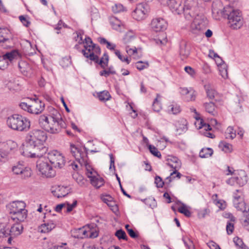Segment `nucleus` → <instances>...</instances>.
<instances>
[{"label": "nucleus", "mask_w": 249, "mask_h": 249, "mask_svg": "<svg viewBox=\"0 0 249 249\" xmlns=\"http://www.w3.org/2000/svg\"><path fill=\"white\" fill-rule=\"evenodd\" d=\"M47 139L46 132L39 129L29 131L26 136V142L28 144L24 148L22 154L27 157L41 158L48 150L43 143Z\"/></svg>", "instance_id": "nucleus-1"}, {"label": "nucleus", "mask_w": 249, "mask_h": 249, "mask_svg": "<svg viewBox=\"0 0 249 249\" xmlns=\"http://www.w3.org/2000/svg\"><path fill=\"white\" fill-rule=\"evenodd\" d=\"M197 6V0H186L183 6V13L187 20L191 21L193 19L191 25V32L198 35L206 29L208 20L204 16L196 13Z\"/></svg>", "instance_id": "nucleus-2"}, {"label": "nucleus", "mask_w": 249, "mask_h": 249, "mask_svg": "<svg viewBox=\"0 0 249 249\" xmlns=\"http://www.w3.org/2000/svg\"><path fill=\"white\" fill-rule=\"evenodd\" d=\"M84 48V50H82V52L85 57L98 63L103 69H105L107 66L108 62V55L105 53L104 57L99 60L97 54L100 53V48L98 46L94 44L91 39L89 37L85 38Z\"/></svg>", "instance_id": "nucleus-3"}, {"label": "nucleus", "mask_w": 249, "mask_h": 249, "mask_svg": "<svg viewBox=\"0 0 249 249\" xmlns=\"http://www.w3.org/2000/svg\"><path fill=\"white\" fill-rule=\"evenodd\" d=\"M60 119V113L55 110L51 115H41L39 118L38 123L46 131L55 134L60 131L63 125V122Z\"/></svg>", "instance_id": "nucleus-4"}, {"label": "nucleus", "mask_w": 249, "mask_h": 249, "mask_svg": "<svg viewBox=\"0 0 249 249\" xmlns=\"http://www.w3.org/2000/svg\"><path fill=\"white\" fill-rule=\"evenodd\" d=\"M8 126L14 130L26 131L30 127V121L27 118L15 114L9 116L6 120Z\"/></svg>", "instance_id": "nucleus-5"}, {"label": "nucleus", "mask_w": 249, "mask_h": 249, "mask_svg": "<svg viewBox=\"0 0 249 249\" xmlns=\"http://www.w3.org/2000/svg\"><path fill=\"white\" fill-rule=\"evenodd\" d=\"M25 204L21 201H13L10 203L7 208L14 220L23 221L27 217V210L25 209Z\"/></svg>", "instance_id": "nucleus-6"}, {"label": "nucleus", "mask_w": 249, "mask_h": 249, "mask_svg": "<svg viewBox=\"0 0 249 249\" xmlns=\"http://www.w3.org/2000/svg\"><path fill=\"white\" fill-rule=\"evenodd\" d=\"M224 18L228 19L229 26L233 29L240 28L243 25V20L240 11L230 5L226 6Z\"/></svg>", "instance_id": "nucleus-7"}, {"label": "nucleus", "mask_w": 249, "mask_h": 249, "mask_svg": "<svg viewBox=\"0 0 249 249\" xmlns=\"http://www.w3.org/2000/svg\"><path fill=\"white\" fill-rule=\"evenodd\" d=\"M19 106L23 110L35 114L41 113L45 107V104L38 99L31 100L30 103L21 102Z\"/></svg>", "instance_id": "nucleus-8"}, {"label": "nucleus", "mask_w": 249, "mask_h": 249, "mask_svg": "<svg viewBox=\"0 0 249 249\" xmlns=\"http://www.w3.org/2000/svg\"><path fill=\"white\" fill-rule=\"evenodd\" d=\"M36 168L42 175L47 178H53L55 175V172L52 166L44 160H38L36 162Z\"/></svg>", "instance_id": "nucleus-9"}, {"label": "nucleus", "mask_w": 249, "mask_h": 249, "mask_svg": "<svg viewBox=\"0 0 249 249\" xmlns=\"http://www.w3.org/2000/svg\"><path fill=\"white\" fill-rule=\"evenodd\" d=\"M47 158L55 168H61L63 167L65 163L64 157L57 150L49 152L48 153Z\"/></svg>", "instance_id": "nucleus-10"}, {"label": "nucleus", "mask_w": 249, "mask_h": 249, "mask_svg": "<svg viewBox=\"0 0 249 249\" xmlns=\"http://www.w3.org/2000/svg\"><path fill=\"white\" fill-rule=\"evenodd\" d=\"M167 164L171 168L174 169V171L170 174V175L166 178V183H170L172 181V178H174V174L178 170L181 166V161L176 157H171L167 160Z\"/></svg>", "instance_id": "nucleus-11"}, {"label": "nucleus", "mask_w": 249, "mask_h": 249, "mask_svg": "<svg viewBox=\"0 0 249 249\" xmlns=\"http://www.w3.org/2000/svg\"><path fill=\"white\" fill-rule=\"evenodd\" d=\"M226 6L224 7L222 2L219 0H216L212 4V14L215 19H220L221 18L225 15V12Z\"/></svg>", "instance_id": "nucleus-12"}, {"label": "nucleus", "mask_w": 249, "mask_h": 249, "mask_svg": "<svg viewBox=\"0 0 249 249\" xmlns=\"http://www.w3.org/2000/svg\"><path fill=\"white\" fill-rule=\"evenodd\" d=\"M148 6L144 3H140L137 5L136 9L132 13L134 18L137 20H142L145 18L146 14L148 12Z\"/></svg>", "instance_id": "nucleus-13"}, {"label": "nucleus", "mask_w": 249, "mask_h": 249, "mask_svg": "<svg viewBox=\"0 0 249 249\" xmlns=\"http://www.w3.org/2000/svg\"><path fill=\"white\" fill-rule=\"evenodd\" d=\"M151 28L155 32H161L165 30L167 27V23L163 18H156L151 21Z\"/></svg>", "instance_id": "nucleus-14"}, {"label": "nucleus", "mask_w": 249, "mask_h": 249, "mask_svg": "<svg viewBox=\"0 0 249 249\" xmlns=\"http://www.w3.org/2000/svg\"><path fill=\"white\" fill-rule=\"evenodd\" d=\"M73 234L74 237L80 239H83L89 236L90 238H95L98 236L97 232H93L90 231H87L84 227L74 230Z\"/></svg>", "instance_id": "nucleus-15"}, {"label": "nucleus", "mask_w": 249, "mask_h": 249, "mask_svg": "<svg viewBox=\"0 0 249 249\" xmlns=\"http://www.w3.org/2000/svg\"><path fill=\"white\" fill-rule=\"evenodd\" d=\"M56 226V221L54 219L44 220V223L38 227V231L42 233H48Z\"/></svg>", "instance_id": "nucleus-16"}, {"label": "nucleus", "mask_w": 249, "mask_h": 249, "mask_svg": "<svg viewBox=\"0 0 249 249\" xmlns=\"http://www.w3.org/2000/svg\"><path fill=\"white\" fill-rule=\"evenodd\" d=\"M51 192L54 196L60 198L67 196L69 194V191L67 187L55 186L52 187Z\"/></svg>", "instance_id": "nucleus-17"}, {"label": "nucleus", "mask_w": 249, "mask_h": 249, "mask_svg": "<svg viewBox=\"0 0 249 249\" xmlns=\"http://www.w3.org/2000/svg\"><path fill=\"white\" fill-rule=\"evenodd\" d=\"M167 4L175 14L179 15L183 12V6L181 5L180 1L169 0Z\"/></svg>", "instance_id": "nucleus-18"}, {"label": "nucleus", "mask_w": 249, "mask_h": 249, "mask_svg": "<svg viewBox=\"0 0 249 249\" xmlns=\"http://www.w3.org/2000/svg\"><path fill=\"white\" fill-rule=\"evenodd\" d=\"M12 171L14 174H21L22 177H28L31 175V171L29 169L25 168L24 166L20 163L13 167Z\"/></svg>", "instance_id": "nucleus-19"}, {"label": "nucleus", "mask_w": 249, "mask_h": 249, "mask_svg": "<svg viewBox=\"0 0 249 249\" xmlns=\"http://www.w3.org/2000/svg\"><path fill=\"white\" fill-rule=\"evenodd\" d=\"M5 86L6 88L12 91L19 90L21 87L19 80L16 79H11L5 81Z\"/></svg>", "instance_id": "nucleus-20"}, {"label": "nucleus", "mask_w": 249, "mask_h": 249, "mask_svg": "<svg viewBox=\"0 0 249 249\" xmlns=\"http://www.w3.org/2000/svg\"><path fill=\"white\" fill-rule=\"evenodd\" d=\"M23 225L20 223H16L9 227V236L17 237L23 231Z\"/></svg>", "instance_id": "nucleus-21"}, {"label": "nucleus", "mask_w": 249, "mask_h": 249, "mask_svg": "<svg viewBox=\"0 0 249 249\" xmlns=\"http://www.w3.org/2000/svg\"><path fill=\"white\" fill-rule=\"evenodd\" d=\"M70 149L71 153L72 155L80 164H81L80 159H82V161H84L83 158L84 157L85 154L80 148L72 144L70 145Z\"/></svg>", "instance_id": "nucleus-22"}, {"label": "nucleus", "mask_w": 249, "mask_h": 249, "mask_svg": "<svg viewBox=\"0 0 249 249\" xmlns=\"http://www.w3.org/2000/svg\"><path fill=\"white\" fill-rule=\"evenodd\" d=\"M18 68L21 72L25 76H28L31 72L29 64L25 61L21 60L18 62Z\"/></svg>", "instance_id": "nucleus-23"}, {"label": "nucleus", "mask_w": 249, "mask_h": 249, "mask_svg": "<svg viewBox=\"0 0 249 249\" xmlns=\"http://www.w3.org/2000/svg\"><path fill=\"white\" fill-rule=\"evenodd\" d=\"M125 51L128 55L135 59H138L142 56V54L139 53V50L135 47L131 48L129 45H126Z\"/></svg>", "instance_id": "nucleus-24"}, {"label": "nucleus", "mask_w": 249, "mask_h": 249, "mask_svg": "<svg viewBox=\"0 0 249 249\" xmlns=\"http://www.w3.org/2000/svg\"><path fill=\"white\" fill-rule=\"evenodd\" d=\"M180 93L183 95H191V97H186V100L188 101H194L196 98L195 92L192 89L189 90L187 88H182L180 89Z\"/></svg>", "instance_id": "nucleus-25"}, {"label": "nucleus", "mask_w": 249, "mask_h": 249, "mask_svg": "<svg viewBox=\"0 0 249 249\" xmlns=\"http://www.w3.org/2000/svg\"><path fill=\"white\" fill-rule=\"evenodd\" d=\"M11 36L10 31L7 28H0V42H4Z\"/></svg>", "instance_id": "nucleus-26"}, {"label": "nucleus", "mask_w": 249, "mask_h": 249, "mask_svg": "<svg viewBox=\"0 0 249 249\" xmlns=\"http://www.w3.org/2000/svg\"><path fill=\"white\" fill-rule=\"evenodd\" d=\"M204 107L206 111L211 115L214 116L217 113L215 110V106L213 102H210L209 103H204Z\"/></svg>", "instance_id": "nucleus-27"}, {"label": "nucleus", "mask_w": 249, "mask_h": 249, "mask_svg": "<svg viewBox=\"0 0 249 249\" xmlns=\"http://www.w3.org/2000/svg\"><path fill=\"white\" fill-rule=\"evenodd\" d=\"M18 52L17 51L14 50L10 52L7 53L1 56V57L4 59V60L8 62V60L11 61L13 59L18 57Z\"/></svg>", "instance_id": "nucleus-28"}, {"label": "nucleus", "mask_w": 249, "mask_h": 249, "mask_svg": "<svg viewBox=\"0 0 249 249\" xmlns=\"http://www.w3.org/2000/svg\"><path fill=\"white\" fill-rule=\"evenodd\" d=\"M86 174L87 177L90 179V181H91V179H93L98 174L97 172L92 168L89 165H86Z\"/></svg>", "instance_id": "nucleus-29"}, {"label": "nucleus", "mask_w": 249, "mask_h": 249, "mask_svg": "<svg viewBox=\"0 0 249 249\" xmlns=\"http://www.w3.org/2000/svg\"><path fill=\"white\" fill-rule=\"evenodd\" d=\"M91 184L94 187L99 188L104 184V179L98 175L93 179H91Z\"/></svg>", "instance_id": "nucleus-30"}, {"label": "nucleus", "mask_w": 249, "mask_h": 249, "mask_svg": "<svg viewBox=\"0 0 249 249\" xmlns=\"http://www.w3.org/2000/svg\"><path fill=\"white\" fill-rule=\"evenodd\" d=\"M213 154V150L210 148H202L199 152V156L202 158L211 157Z\"/></svg>", "instance_id": "nucleus-31"}, {"label": "nucleus", "mask_w": 249, "mask_h": 249, "mask_svg": "<svg viewBox=\"0 0 249 249\" xmlns=\"http://www.w3.org/2000/svg\"><path fill=\"white\" fill-rule=\"evenodd\" d=\"M168 112L170 114H177L181 111L180 106L177 104H172L168 106Z\"/></svg>", "instance_id": "nucleus-32"}, {"label": "nucleus", "mask_w": 249, "mask_h": 249, "mask_svg": "<svg viewBox=\"0 0 249 249\" xmlns=\"http://www.w3.org/2000/svg\"><path fill=\"white\" fill-rule=\"evenodd\" d=\"M9 227L5 224H0V237L9 236Z\"/></svg>", "instance_id": "nucleus-33"}, {"label": "nucleus", "mask_w": 249, "mask_h": 249, "mask_svg": "<svg viewBox=\"0 0 249 249\" xmlns=\"http://www.w3.org/2000/svg\"><path fill=\"white\" fill-rule=\"evenodd\" d=\"M98 41L101 44L104 45H106V47L107 49H109L111 51H114L116 49V45L114 44H112L107 41L104 38H99Z\"/></svg>", "instance_id": "nucleus-34"}, {"label": "nucleus", "mask_w": 249, "mask_h": 249, "mask_svg": "<svg viewBox=\"0 0 249 249\" xmlns=\"http://www.w3.org/2000/svg\"><path fill=\"white\" fill-rule=\"evenodd\" d=\"M98 97L100 101L105 102L109 100L111 96L107 91L104 90L98 93Z\"/></svg>", "instance_id": "nucleus-35"}, {"label": "nucleus", "mask_w": 249, "mask_h": 249, "mask_svg": "<svg viewBox=\"0 0 249 249\" xmlns=\"http://www.w3.org/2000/svg\"><path fill=\"white\" fill-rule=\"evenodd\" d=\"M201 126L199 128H204L206 131L204 133V135L207 137L213 138L214 137V134L208 132L209 130H211V127L209 124L201 123Z\"/></svg>", "instance_id": "nucleus-36"}, {"label": "nucleus", "mask_w": 249, "mask_h": 249, "mask_svg": "<svg viewBox=\"0 0 249 249\" xmlns=\"http://www.w3.org/2000/svg\"><path fill=\"white\" fill-rule=\"evenodd\" d=\"M219 146L223 151L226 153L231 152L232 150V145L225 142H220Z\"/></svg>", "instance_id": "nucleus-37"}, {"label": "nucleus", "mask_w": 249, "mask_h": 249, "mask_svg": "<svg viewBox=\"0 0 249 249\" xmlns=\"http://www.w3.org/2000/svg\"><path fill=\"white\" fill-rule=\"evenodd\" d=\"M219 69V71L220 74L221 76L224 78L226 79L228 77V66L226 64H223L221 66L218 67Z\"/></svg>", "instance_id": "nucleus-38"}, {"label": "nucleus", "mask_w": 249, "mask_h": 249, "mask_svg": "<svg viewBox=\"0 0 249 249\" xmlns=\"http://www.w3.org/2000/svg\"><path fill=\"white\" fill-rule=\"evenodd\" d=\"M226 138L233 139L236 137V131L234 130L233 127L229 126L225 132Z\"/></svg>", "instance_id": "nucleus-39"}, {"label": "nucleus", "mask_w": 249, "mask_h": 249, "mask_svg": "<svg viewBox=\"0 0 249 249\" xmlns=\"http://www.w3.org/2000/svg\"><path fill=\"white\" fill-rule=\"evenodd\" d=\"M241 201L240 200H233V203L234 207L236 208V209L238 211H240L242 212H245L246 211V204L244 202V199H242L243 205H241Z\"/></svg>", "instance_id": "nucleus-40"}, {"label": "nucleus", "mask_w": 249, "mask_h": 249, "mask_svg": "<svg viewBox=\"0 0 249 249\" xmlns=\"http://www.w3.org/2000/svg\"><path fill=\"white\" fill-rule=\"evenodd\" d=\"M6 145L7 151L9 150L8 152H14L18 148L17 143L11 140L8 141Z\"/></svg>", "instance_id": "nucleus-41"}, {"label": "nucleus", "mask_w": 249, "mask_h": 249, "mask_svg": "<svg viewBox=\"0 0 249 249\" xmlns=\"http://www.w3.org/2000/svg\"><path fill=\"white\" fill-rule=\"evenodd\" d=\"M205 89L207 97L211 99H213L216 94V91L210 85H205Z\"/></svg>", "instance_id": "nucleus-42"}, {"label": "nucleus", "mask_w": 249, "mask_h": 249, "mask_svg": "<svg viewBox=\"0 0 249 249\" xmlns=\"http://www.w3.org/2000/svg\"><path fill=\"white\" fill-rule=\"evenodd\" d=\"M160 98V96L159 94L157 95V97L154 100V101L153 104V108L155 111L159 112L161 109V106L160 103V101L159 100V99Z\"/></svg>", "instance_id": "nucleus-43"}, {"label": "nucleus", "mask_w": 249, "mask_h": 249, "mask_svg": "<svg viewBox=\"0 0 249 249\" xmlns=\"http://www.w3.org/2000/svg\"><path fill=\"white\" fill-rule=\"evenodd\" d=\"M110 23L112 28L115 30H119L120 25L121 21L115 17H112L110 18Z\"/></svg>", "instance_id": "nucleus-44"}, {"label": "nucleus", "mask_w": 249, "mask_h": 249, "mask_svg": "<svg viewBox=\"0 0 249 249\" xmlns=\"http://www.w3.org/2000/svg\"><path fill=\"white\" fill-rule=\"evenodd\" d=\"M116 73L115 71L114 70V69L112 67H110L108 69L106 70H104L100 72V75L101 76H105V77H107L109 75V74H115Z\"/></svg>", "instance_id": "nucleus-45"}, {"label": "nucleus", "mask_w": 249, "mask_h": 249, "mask_svg": "<svg viewBox=\"0 0 249 249\" xmlns=\"http://www.w3.org/2000/svg\"><path fill=\"white\" fill-rule=\"evenodd\" d=\"M149 64L147 62L140 61L135 63V67L140 71L147 68Z\"/></svg>", "instance_id": "nucleus-46"}, {"label": "nucleus", "mask_w": 249, "mask_h": 249, "mask_svg": "<svg viewBox=\"0 0 249 249\" xmlns=\"http://www.w3.org/2000/svg\"><path fill=\"white\" fill-rule=\"evenodd\" d=\"M77 35V36L75 37V40L79 44H85V39L83 40V35L84 33L82 31H78L76 32Z\"/></svg>", "instance_id": "nucleus-47"}, {"label": "nucleus", "mask_w": 249, "mask_h": 249, "mask_svg": "<svg viewBox=\"0 0 249 249\" xmlns=\"http://www.w3.org/2000/svg\"><path fill=\"white\" fill-rule=\"evenodd\" d=\"M115 235L118 238L119 240L123 239L124 240H127V237L126 236V234L124 231L120 229L119 230H117Z\"/></svg>", "instance_id": "nucleus-48"}, {"label": "nucleus", "mask_w": 249, "mask_h": 249, "mask_svg": "<svg viewBox=\"0 0 249 249\" xmlns=\"http://www.w3.org/2000/svg\"><path fill=\"white\" fill-rule=\"evenodd\" d=\"M244 199L243 195L241 191L239 190H236V192L233 194V200H240L242 201ZM241 202V205H243V203Z\"/></svg>", "instance_id": "nucleus-49"}, {"label": "nucleus", "mask_w": 249, "mask_h": 249, "mask_svg": "<svg viewBox=\"0 0 249 249\" xmlns=\"http://www.w3.org/2000/svg\"><path fill=\"white\" fill-rule=\"evenodd\" d=\"M178 211L187 217H189L191 215L190 212L188 210L186 205L183 204L178 208Z\"/></svg>", "instance_id": "nucleus-50"}, {"label": "nucleus", "mask_w": 249, "mask_h": 249, "mask_svg": "<svg viewBox=\"0 0 249 249\" xmlns=\"http://www.w3.org/2000/svg\"><path fill=\"white\" fill-rule=\"evenodd\" d=\"M148 148L150 152V153L153 154L154 156L158 157V158H160L161 157V154L160 152L158 151V149L155 147L154 146H153L152 145L149 144L148 145Z\"/></svg>", "instance_id": "nucleus-51"}, {"label": "nucleus", "mask_w": 249, "mask_h": 249, "mask_svg": "<svg viewBox=\"0 0 249 249\" xmlns=\"http://www.w3.org/2000/svg\"><path fill=\"white\" fill-rule=\"evenodd\" d=\"M115 55L118 57V58L123 62H125L127 64H129L130 60L128 57H124L121 55L120 52L118 50H115L114 51Z\"/></svg>", "instance_id": "nucleus-52"}, {"label": "nucleus", "mask_w": 249, "mask_h": 249, "mask_svg": "<svg viewBox=\"0 0 249 249\" xmlns=\"http://www.w3.org/2000/svg\"><path fill=\"white\" fill-rule=\"evenodd\" d=\"M112 10L115 13H119L124 11L123 5L120 3L115 4L112 7Z\"/></svg>", "instance_id": "nucleus-53"}, {"label": "nucleus", "mask_w": 249, "mask_h": 249, "mask_svg": "<svg viewBox=\"0 0 249 249\" xmlns=\"http://www.w3.org/2000/svg\"><path fill=\"white\" fill-rule=\"evenodd\" d=\"M190 54L189 49L187 48L186 45L182 46L180 49V54L184 58L187 57Z\"/></svg>", "instance_id": "nucleus-54"}, {"label": "nucleus", "mask_w": 249, "mask_h": 249, "mask_svg": "<svg viewBox=\"0 0 249 249\" xmlns=\"http://www.w3.org/2000/svg\"><path fill=\"white\" fill-rule=\"evenodd\" d=\"M234 230V223L231 222H227L226 226V230L228 234H231Z\"/></svg>", "instance_id": "nucleus-55"}, {"label": "nucleus", "mask_w": 249, "mask_h": 249, "mask_svg": "<svg viewBox=\"0 0 249 249\" xmlns=\"http://www.w3.org/2000/svg\"><path fill=\"white\" fill-rule=\"evenodd\" d=\"M155 183L158 188H161L163 187L164 182L163 181L162 178L159 176H156L155 178Z\"/></svg>", "instance_id": "nucleus-56"}, {"label": "nucleus", "mask_w": 249, "mask_h": 249, "mask_svg": "<svg viewBox=\"0 0 249 249\" xmlns=\"http://www.w3.org/2000/svg\"><path fill=\"white\" fill-rule=\"evenodd\" d=\"M19 19L21 22L26 27H28L30 24V22L27 18L23 16H19Z\"/></svg>", "instance_id": "nucleus-57"}, {"label": "nucleus", "mask_w": 249, "mask_h": 249, "mask_svg": "<svg viewBox=\"0 0 249 249\" xmlns=\"http://www.w3.org/2000/svg\"><path fill=\"white\" fill-rule=\"evenodd\" d=\"M77 204V200H75L73 201V203L71 204H70L68 203H67L66 205H67V212L69 213L71 212L73 208H74Z\"/></svg>", "instance_id": "nucleus-58"}, {"label": "nucleus", "mask_w": 249, "mask_h": 249, "mask_svg": "<svg viewBox=\"0 0 249 249\" xmlns=\"http://www.w3.org/2000/svg\"><path fill=\"white\" fill-rule=\"evenodd\" d=\"M8 65V62L4 60V59L0 56V69L4 70L6 69Z\"/></svg>", "instance_id": "nucleus-59"}, {"label": "nucleus", "mask_w": 249, "mask_h": 249, "mask_svg": "<svg viewBox=\"0 0 249 249\" xmlns=\"http://www.w3.org/2000/svg\"><path fill=\"white\" fill-rule=\"evenodd\" d=\"M155 40L157 44H160L161 45H165L167 42V39L166 36L165 37L163 36V37L162 38H158L155 39Z\"/></svg>", "instance_id": "nucleus-60"}, {"label": "nucleus", "mask_w": 249, "mask_h": 249, "mask_svg": "<svg viewBox=\"0 0 249 249\" xmlns=\"http://www.w3.org/2000/svg\"><path fill=\"white\" fill-rule=\"evenodd\" d=\"M233 242L235 245L239 248L242 247V246H243L244 245V243L243 242L242 240L238 237H236L233 238Z\"/></svg>", "instance_id": "nucleus-61"}, {"label": "nucleus", "mask_w": 249, "mask_h": 249, "mask_svg": "<svg viewBox=\"0 0 249 249\" xmlns=\"http://www.w3.org/2000/svg\"><path fill=\"white\" fill-rule=\"evenodd\" d=\"M134 39V36L129 34H127L125 35L124 38V43L128 44L129 42H131Z\"/></svg>", "instance_id": "nucleus-62"}, {"label": "nucleus", "mask_w": 249, "mask_h": 249, "mask_svg": "<svg viewBox=\"0 0 249 249\" xmlns=\"http://www.w3.org/2000/svg\"><path fill=\"white\" fill-rule=\"evenodd\" d=\"M207 245L211 249H221L217 244L212 241L209 242Z\"/></svg>", "instance_id": "nucleus-63"}, {"label": "nucleus", "mask_w": 249, "mask_h": 249, "mask_svg": "<svg viewBox=\"0 0 249 249\" xmlns=\"http://www.w3.org/2000/svg\"><path fill=\"white\" fill-rule=\"evenodd\" d=\"M185 71L192 76L195 74V70L190 66H186L184 68Z\"/></svg>", "instance_id": "nucleus-64"}]
</instances>
